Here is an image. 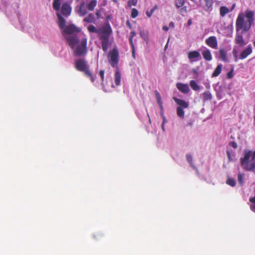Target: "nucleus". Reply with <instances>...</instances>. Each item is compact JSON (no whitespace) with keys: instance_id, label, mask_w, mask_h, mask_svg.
<instances>
[{"instance_id":"obj_42","label":"nucleus","mask_w":255,"mask_h":255,"mask_svg":"<svg viewBox=\"0 0 255 255\" xmlns=\"http://www.w3.org/2000/svg\"><path fill=\"white\" fill-rule=\"evenodd\" d=\"M227 76L229 79L232 78L233 77V74L232 70L227 73Z\"/></svg>"},{"instance_id":"obj_45","label":"nucleus","mask_w":255,"mask_h":255,"mask_svg":"<svg viewBox=\"0 0 255 255\" xmlns=\"http://www.w3.org/2000/svg\"><path fill=\"white\" fill-rule=\"evenodd\" d=\"M152 14H153V13L150 10L149 11H147L146 12V14L148 17H150L151 16V15H152Z\"/></svg>"},{"instance_id":"obj_32","label":"nucleus","mask_w":255,"mask_h":255,"mask_svg":"<svg viewBox=\"0 0 255 255\" xmlns=\"http://www.w3.org/2000/svg\"><path fill=\"white\" fill-rule=\"evenodd\" d=\"M136 35V33L134 31H132L130 32V36L129 37V42L131 46H133V38Z\"/></svg>"},{"instance_id":"obj_19","label":"nucleus","mask_w":255,"mask_h":255,"mask_svg":"<svg viewBox=\"0 0 255 255\" xmlns=\"http://www.w3.org/2000/svg\"><path fill=\"white\" fill-rule=\"evenodd\" d=\"M203 57L205 60L208 61H210L212 59V56L210 51L209 49L204 50L202 53Z\"/></svg>"},{"instance_id":"obj_24","label":"nucleus","mask_w":255,"mask_h":255,"mask_svg":"<svg viewBox=\"0 0 255 255\" xmlns=\"http://www.w3.org/2000/svg\"><path fill=\"white\" fill-rule=\"evenodd\" d=\"M95 18L94 15L92 13H90L87 16L84 18L83 21L88 23L94 22Z\"/></svg>"},{"instance_id":"obj_39","label":"nucleus","mask_w":255,"mask_h":255,"mask_svg":"<svg viewBox=\"0 0 255 255\" xmlns=\"http://www.w3.org/2000/svg\"><path fill=\"white\" fill-rule=\"evenodd\" d=\"M233 54L234 57L235 59V61H237L238 59V55H237V51L235 49H234L233 50Z\"/></svg>"},{"instance_id":"obj_48","label":"nucleus","mask_w":255,"mask_h":255,"mask_svg":"<svg viewBox=\"0 0 255 255\" xmlns=\"http://www.w3.org/2000/svg\"><path fill=\"white\" fill-rule=\"evenodd\" d=\"M250 201L255 204V196L254 197L251 198L250 199Z\"/></svg>"},{"instance_id":"obj_41","label":"nucleus","mask_w":255,"mask_h":255,"mask_svg":"<svg viewBox=\"0 0 255 255\" xmlns=\"http://www.w3.org/2000/svg\"><path fill=\"white\" fill-rule=\"evenodd\" d=\"M181 13H185L187 12V7L186 6H182L181 7V9L180 10Z\"/></svg>"},{"instance_id":"obj_55","label":"nucleus","mask_w":255,"mask_h":255,"mask_svg":"<svg viewBox=\"0 0 255 255\" xmlns=\"http://www.w3.org/2000/svg\"><path fill=\"white\" fill-rule=\"evenodd\" d=\"M127 23V25H128V27H129L130 28H131V24H130V22H129L128 21H127V23Z\"/></svg>"},{"instance_id":"obj_33","label":"nucleus","mask_w":255,"mask_h":255,"mask_svg":"<svg viewBox=\"0 0 255 255\" xmlns=\"http://www.w3.org/2000/svg\"><path fill=\"white\" fill-rule=\"evenodd\" d=\"M226 183L232 187H234L236 185V181L233 178H229L227 179Z\"/></svg>"},{"instance_id":"obj_5","label":"nucleus","mask_w":255,"mask_h":255,"mask_svg":"<svg viewBox=\"0 0 255 255\" xmlns=\"http://www.w3.org/2000/svg\"><path fill=\"white\" fill-rule=\"evenodd\" d=\"M173 99L174 102L179 106L177 108V115L181 119H183L184 118V111L183 109H186L189 107V104L185 101L177 98V97H173Z\"/></svg>"},{"instance_id":"obj_9","label":"nucleus","mask_w":255,"mask_h":255,"mask_svg":"<svg viewBox=\"0 0 255 255\" xmlns=\"http://www.w3.org/2000/svg\"><path fill=\"white\" fill-rule=\"evenodd\" d=\"M81 29L76 26L73 24H69L65 26L63 30V34L71 35L75 33H78Z\"/></svg>"},{"instance_id":"obj_17","label":"nucleus","mask_w":255,"mask_h":255,"mask_svg":"<svg viewBox=\"0 0 255 255\" xmlns=\"http://www.w3.org/2000/svg\"><path fill=\"white\" fill-rule=\"evenodd\" d=\"M57 16L58 19L59 27L61 29H63L66 26V20L59 12L57 13Z\"/></svg>"},{"instance_id":"obj_11","label":"nucleus","mask_w":255,"mask_h":255,"mask_svg":"<svg viewBox=\"0 0 255 255\" xmlns=\"http://www.w3.org/2000/svg\"><path fill=\"white\" fill-rule=\"evenodd\" d=\"M71 10V7L67 2H64L62 4L61 6V13L62 15L68 17L70 15Z\"/></svg>"},{"instance_id":"obj_61","label":"nucleus","mask_w":255,"mask_h":255,"mask_svg":"<svg viewBox=\"0 0 255 255\" xmlns=\"http://www.w3.org/2000/svg\"><path fill=\"white\" fill-rule=\"evenodd\" d=\"M193 71L195 73H196V71L195 70H193Z\"/></svg>"},{"instance_id":"obj_4","label":"nucleus","mask_w":255,"mask_h":255,"mask_svg":"<svg viewBox=\"0 0 255 255\" xmlns=\"http://www.w3.org/2000/svg\"><path fill=\"white\" fill-rule=\"evenodd\" d=\"M112 30L110 25L104 26L99 29L98 34L102 42V48L104 51H106L108 48L109 38Z\"/></svg>"},{"instance_id":"obj_7","label":"nucleus","mask_w":255,"mask_h":255,"mask_svg":"<svg viewBox=\"0 0 255 255\" xmlns=\"http://www.w3.org/2000/svg\"><path fill=\"white\" fill-rule=\"evenodd\" d=\"M119 52L116 48H113L109 53V61L113 67H117L119 63Z\"/></svg>"},{"instance_id":"obj_14","label":"nucleus","mask_w":255,"mask_h":255,"mask_svg":"<svg viewBox=\"0 0 255 255\" xmlns=\"http://www.w3.org/2000/svg\"><path fill=\"white\" fill-rule=\"evenodd\" d=\"M176 87L180 92L183 93H187L189 91V87L188 84L182 83H177Z\"/></svg>"},{"instance_id":"obj_10","label":"nucleus","mask_w":255,"mask_h":255,"mask_svg":"<svg viewBox=\"0 0 255 255\" xmlns=\"http://www.w3.org/2000/svg\"><path fill=\"white\" fill-rule=\"evenodd\" d=\"M206 44L213 49H217L218 41L216 36H212L207 38L205 40Z\"/></svg>"},{"instance_id":"obj_13","label":"nucleus","mask_w":255,"mask_h":255,"mask_svg":"<svg viewBox=\"0 0 255 255\" xmlns=\"http://www.w3.org/2000/svg\"><path fill=\"white\" fill-rule=\"evenodd\" d=\"M188 58L192 61L193 59H197L195 61H197L199 59H201V56L199 52L197 51H191L188 53Z\"/></svg>"},{"instance_id":"obj_25","label":"nucleus","mask_w":255,"mask_h":255,"mask_svg":"<svg viewBox=\"0 0 255 255\" xmlns=\"http://www.w3.org/2000/svg\"><path fill=\"white\" fill-rule=\"evenodd\" d=\"M220 58L223 61H227V53L224 49H220L219 50Z\"/></svg>"},{"instance_id":"obj_60","label":"nucleus","mask_w":255,"mask_h":255,"mask_svg":"<svg viewBox=\"0 0 255 255\" xmlns=\"http://www.w3.org/2000/svg\"><path fill=\"white\" fill-rule=\"evenodd\" d=\"M96 14H97V16H98V15H99V13H98V12H97Z\"/></svg>"},{"instance_id":"obj_30","label":"nucleus","mask_w":255,"mask_h":255,"mask_svg":"<svg viewBox=\"0 0 255 255\" xmlns=\"http://www.w3.org/2000/svg\"><path fill=\"white\" fill-rule=\"evenodd\" d=\"M88 30L90 32L97 33L98 34L99 31V29H97L96 27L93 25H90L88 27Z\"/></svg>"},{"instance_id":"obj_15","label":"nucleus","mask_w":255,"mask_h":255,"mask_svg":"<svg viewBox=\"0 0 255 255\" xmlns=\"http://www.w3.org/2000/svg\"><path fill=\"white\" fill-rule=\"evenodd\" d=\"M85 5V1H83L80 4L79 6L76 7L78 13L81 16H84L88 13V11L86 8H84Z\"/></svg>"},{"instance_id":"obj_31","label":"nucleus","mask_w":255,"mask_h":255,"mask_svg":"<svg viewBox=\"0 0 255 255\" xmlns=\"http://www.w3.org/2000/svg\"><path fill=\"white\" fill-rule=\"evenodd\" d=\"M186 157L187 161L189 162L190 165L194 168H195V166L193 165V163L192 162L193 159L191 155L187 154L186 155Z\"/></svg>"},{"instance_id":"obj_34","label":"nucleus","mask_w":255,"mask_h":255,"mask_svg":"<svg viewBox=\"0 0 255 255\" xmlns=\"http://www.w3.org/2000/svg\"><path fill=\"white\" fill-rule=\"evenodd\" d=\"M184 2V0H175V5L178 8H180L183 6Z\"/></svg>"},{"instance_id":"obj_51","label":"nucleus","mask_w":255,"mask_h":255,"mask_svg":"<svg viewBox=\"0 0 255 255\" xmlns=\"http://www.w3.org/2000/svg\"><path fill=\"white\" fill-rule=\"evenodd\" d=\"M250 208H251V210L255 213V205H251Z\"/></svg>"},{"instance_id":"obj_16","label":"nucleus","mask_w":255,"mask_h":255,"mask_svg":"<svg viewBox=\"0 0 255 255\" xmlns=\"http://www.w3.org/2000/svg\"><path fill=\"white\" fill-rule=\"evenodd\" d=\"M235 41L236 44L241 47H243L247 44V42L244 40L243 35L241 34H237L236 35Z\"/></svg>"},{"instance_id":"obj_26","label":"nucleus","mask_w":255,"mask_h":255,"mask_svg":"<svg viewBox=\"0 0 255 255\" xmlns=\"http://www.w3.org/2000/svg\"><path fill=\"white\" fill-rule=\"evenodd\" d=\"M97 0H92L87 5V9L90 11H93L97 5Z\"/></svg>"},{"instance_id":"obj_47","label":"nucleus","mask_w":255,"mask_h":255,"mask_svg":"<svg viewBox=\"0 0 255 255\" xmlns=\"http://www.w3.org/2000/svg\"><path fill=\"white\" fill-rule=\"evenodd\" d=\"M157 7H158L157 5H155V6H154V7H153L151 10H150V11H151L152 13H153V12H154V11L156 9H157Z\"/></svg>"},{"instance_id":"obj_43","label":"nucleus","mask_w":255,"mask_h":255,"mask_svg":"<svg viewBox=\"0 0 255 255\" xmlns=\"http://www.w3.org/2000/svg\"><path fill=\"white\" fill-rule=\"evenodd\" d=\"M157 103L158 104H159V106H160V109L161 110H163V107L162 106V102L161 101V99H158L157 100Z\"/></svg>"},{"instance_id":"obj_27","label":"nucleus","mask_w":255,"mask_h":255,"mask_svg":"<svg viewBox=\"0 0 255 255\" xmlns=\"http://www.w3.org/2000/svg\"><path fill=\"white\" fill-rule=\"evenodd\" d=\"M190 86L191 88L194 91H199L200 90V86L198 85L196 82L194 80H191L190 82Z\"/></svg>"},{"instance_id":"obj_46","label":"nucleus","mask_w":255,"mask_h":255,"mask_svg":"<svg viewBox=\"0 0 255 255\" xmlns=\"http://www.w3.org/2000/svg\"><path fill=\"white\" fill-rule=\"evenodd\" d=\"M99 1L101 2L103 5L107 4V1L106 0H99Z\"/></svg>"},{"instance_id":"obj_21","label":"nucleus","mask_w":255,"mask_h":255,"mask_svg":"<svg viewBox=\"0 0 255 255\" xmlns=\"http://www.w3.org/2000/svg\"><path fill=\"white\" fill-rule=\"evenodd\" d=\"M61 0H53L52 7L56 11H59L61 7Z\"/></svg>"},{"instance_id":"obj_3","label":"nucleus","mask_w":255,"mask_h":255,"mask_svg":"<svg viewBox=\"0 0 255 255\" xmlns=\"http://www.w3.org/2000/svg\"><path fill=\"white\" fill-rule=\"evenodd\" d=\"M74 65L75 69L77 71L83 72L86 76L90 79L92 83L95 82V78L90 69L87 61L85 59H78L75 61Z\"/></svg>"},{"instance_id":"obj_57","label":"nucleus","mask_w":255,"mask_h":255,"mask_svg":"<svg viewBox=\"0 0 255 255\" xmlns=\"http://www.w3.org/2000/svg\"><path fill=\"white\" fill-rule=\"evenodd\" d=\"M164 123H162V128L163 129V130H164Z\"/></svg>"},{"instance_id":"obj_49","label":"nucleus","mask_w":255,"mask_h":255,"mask_svg":"<svg viewBox=\"0 0 255 255\" xmlns=\"http://www.w3.org/2000/svg\"><path fill=\"white\" fill-rule=\"evenodd\" d=\"M156 98H157V100L161 99V97H160V94L158 92H156Z\"/></svg>"},{"instance_id":"obj_8","label":"nucleus","mask_w":255,"mask_h":255,"mask_svg":"<svg viewBox=\"0 0 255 255\" xmlns=\"http://www.w3.org/2000/svg\"><path fill=\"white\" fill-rule=\"evenodd\" d=\"M65 38L67 44L72 49H74L79 42V39L77 34L65 36Z\"/></svg>"},{"instance_id":"obj_20","label":"nucleus","mask_w":255,"mask_h":255,"mask_svg":"<svg viewBox=\"0 0 255 255\" xmlns=\"http://www.w3.org/2000/svg\"><path fill=\"white\" fill-rule=\"evenodd\" d=\"M121 80V75L119 70H117L115 75V83L117 86L120 85Z\"/></svg>"},{"instance_id":"obj_18","label":"nucleus","mask_w":255,"mask_h":255,"mask_svg":"<svg viewBox=\"0 0 255 255\" xmlns=\"http://www.w3.org/2000/svg\"><path fill=\"white\" fill-rule=\"evenodd\" d=\"M213 4V0H203V8L206 11L212 8Z\"/></svg>"},{"instance_id":"obj_53","label":"nucleus","mask_w":255,"mask_h":255,"mask_svg":"<svg viewBox=\"0 0 255 255\" xmlns=\"http://www.w3.org/2000/svg\"><path fill=\"white\" fill-rule=\"evenodd\" d=\"M169 25L170 27H174V23L173 22H170L169 24Z\"/></svg>"},{"instance_id":"obj_44","label":"nucleus","mask_w":255,"mask_h":255,"mask_svg":"<svg viewBox=\"0 0 255 255\" xmlns=\"http://www.w3.org/2000/svg\"><path fill=\"white\" fill-rule=\"evenodd\" d=\"M131 46V48H132V57L135 58V48H134V44H133V46Z\"/></svg>"},{"instance_id":"obj_29","label":"nucleus","mask_w":255,"mask_h":255,"mask_svg":"<svg viewBox=\"0 0 255 255\" xmlns=\"http://www.w3.org/2000/svg\"><path fill=\"white\" fill-rule=\"evenodd\" d=\"M140 35L141 37L147 43L148 41V32L147 31H140Z\"/></svg>"},{"instance_id":"obj_52","label":"nucleus","mask_w":255,"mask_h":255,"mask_svg":"<svg viewBox=\"0 0 255 255\" xmlns=\"http://www.w3.org/2000/svg\"><path fill=\"white\" fill-rule=\"evenodd\" d=\"M162 29H163L164 31H168V30L169 28H168V26H167L166 25H164V26H163Z\"/></svg>"},{"instance_id":"obj_1","label":"nucleus","mask_w":255,"mask_h":255,"mask_svg":"<svg viewBox=\"0 0 255 255\" xmlns=\"http://www.w3.org/2000/svg\"><path fill=\"white\" fill-rule=\"evenodd\" d=\"M255 12L247 9L245 14L239 13L236 21L237 31L242 30L243 33L248 31L254 23Z\"/></svg>"},{"instance_id":"obj_6","label":"nucleus","mask_w":255,"mask_h":255,"mask_svg":"<svg viewBox=\"0 0 255 255\" xmlns=\"http://www.w3.org/2000/svg\"><path fill=\"white\" fill-rule=\"evenodd\" d=\"M87 38L84 37L81 40L80 43L78 44L75 49L74 54L77 56L85 55L87 53Z\"/></svg>"},{"instance_id":"obj_2","label":"nucleus","mask_w":255,"mask_h":255,"mask_svg":"<svg viewBox=\"0 0 255 255\" xmlns=\"http://www.w3.org/2000/svg\"><path fill=\"white\" fill-rule=\"evenodd\" d=\"M240 162L245 170L254 171L255 170V150H245L244 157L241 158Z\"/></svg>"},{"instance_id":"obj_12","label":"nucleus","mask_w":255,"mask_h":255,"mask_svg":"<svg viewBox=\"0 0 255 255\" xmlns=\"http://www.w3.org/2000/svg\"><path fill=\"white\" fill-rule=\"evenodd\" d=\"M253 52V48L251 44H249L248 47L242 51L239 56V59L243 60L246 58L249 55Z\"/></svg>"},{"instance_id":"obj_59","label":"nucleus","mask_w":255,"mask_h":255,"mask_svg":"<svg viewBox=\"0 0 255 255\" xmlns=\"http://www.w3.org/2000/svg\"><path fill=\"white\" fill-rule=\"evenodd\" d=\"M254 46L255 47V40L253 42Z\"/></svg>"},{"instance_id":"obj_23","label":"nucleus","mask_w":255,"mask_h":255,"mask_svg":"<svg viewBox=\"0 0 255 255\" xmlns=\"http://www.w3.org/2000/svg\"><path fill=\"white\" fill-rule=\"evenodd\" d=\"M229 12V9L226 6H222L220 8V14L222 17L225 16Z\"/></svg>"},{"instance_id":"obj_54","label":"nucleus","mask_w":255,"mask_h":255,"mask_svg":"<svg viewBox=\"0 0 255 255\" xmlns=\"http://www.w3.org/2000/svg\"><path fill=\"white\" fill-rule=\"evenodd\" d=\"M192 19H189L188 20L187 24H188V25H190L192 24Z\"/></svg>"},{"instance_id":"obj_36","label":"nucleus","mask_w":255,"mask_h":255,"mask_svg":"<svg viewBox=\"0 0 255 255\" xmlns=\"http://www.w3.org/2000/svg\"><path fill=\"white\" fill-rule=\"evenodd\" d=\"M244 174L240 173L238 175V180L239 182V183L241 185H242L244 182Z\"/></svg>"},{"instance_id":"obj_50","label":"nucleus","mask_w":255,"mask_h":255,"mask_svg":"<svg viewBox=\"0 0 255 255\" xmlns=\"http://www.w3.org/2000/svg\"><path fill=\"white\" fill-rule=\"evenodd\" d=\"M227 155H228V158H229V159L230 160H232V159H231V154H230V151H227Z\"/></svg>"},{"instance_id":"obj_37","label":"nucleus","mask_w":255,"mask_h":255,"mask_svg":"<svg viewBox=\"0 0 255 255\" xmlns=\"http://www.w3.org/2000/svg\"><path fill=\"white\" fill-rule=\"evenodd\" d=\"M137 3V0H129L128 2V7L132 6H136Z\"/></svg>"},{"instance_id":"obj_56","label":"nucleus","mask_w":255,"mask_h":255,"mask_svg":"<svg viewBox=\"0 0 255 255\" xmlns=\"http://www.w3.org/2000/svg\"><path fill=\"white\" fill-rule=\"evenodd\" d=\"M166 122V119L164 117H163V123H164V124Z\"/></svg>"},{"instance_id":"obj_28","label":"nucleus","mask_w":255,"mask_h":255,"mask_svg":"<svg viewBox=\"0 0 255 255\" xmlns=\"http://www.w3.org/2000/svg\"><path fill=\"white\" fill-rule=\"evenodd\" d=\"M203 97L204 101H207L211 100L212 96L209 91H206L203 93Z\"/></svg>"},{"instance_id":"obj_35","label":"nucleus","mask_w":255,"mask_h":255,"mask_svg":"<svg viewBox=\"0 0 255 255\" xmlns=\"http://www.w3.org/2000/svg\"><path fill=\"white\" fill-rule=\"evenodd\" d=\"M138 10L135 8H132L131 12V17L133 18H135L138 16Z\"/></svg>"},{"instance_id":"obj_38","label":"nucleus","mask_w":255,"mask_h":255,"mask_svg":"<svg viewBox=\"0 0 255 255\" xmlns=\"http://www.w3.org/2000/svg\"><path fill=\"white\" fill-rule=\"evenodd\" d=\"M104 74L105 71L104 70H101L99 71V75L100 76L102 82H103L104 80Z\"/></svg>"},{"instance_id":"obj_40","label":"nucleus","mask_w":255,"mask_h":255,"mask_svg":"<svg viewBox=\"0 0 255 255\" xmlns=\"http://www.w3.org/2000/svg\"><path fill=\"white\" fill-rule=\"evenodd\" d=\"M229 144L234 148H237L238 147L237 144L234 141L230 142Z\"/></svg>"},{"instance_id":"obj_58","label":"nucleus","mask_w":255,"mask_h":255,"mask_svg":"<svg viewBox=\"0 0 255 255\" xmlns=\"http://www.w3.org/2000/svg\"><path fill=\"white\" fill-rule=\"evenodd\" d=\"M255 115H254V121L255 122Z\"/></svg>"},{"instance_id":"obj_22","label":"nucleus","mask_w":255,"mask_h":255,"mask_svg":"<svg viewBox=\"0 0 255 255\" xmlns=\"http://www.w3.org/2000/svg\"><path fill=\"white\" fill-rule=\"evenodd\" d=\"M222 67L223 66L221 64H219L213 72L212 77H215L218 76L221 73Z\"/></svg>"}]
</instances>
